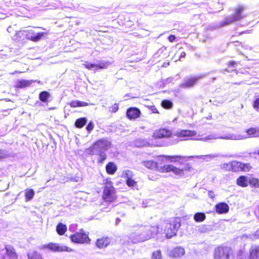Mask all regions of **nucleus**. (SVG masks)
Masks as SVG:
<instances>
[{"mask_svg":"<svg viewBox=\"0 0 259 259\" xmlns=\"http://www.w3.org/2000/svg\"><path fill=\"white\" fill-rule=\"evenodd\" d=\"M213 157L214 156L209 155L191 156L160 155L158 156L159 160L165 162H185L190 160L195 161V158L207 161L210 160L211 158Z\"/></svg>","mask_w":259,"mask_h":259,"instance_id":"obj_1","label":"nucleus"},{"mask_svg":"<svg viewBox=\"0 0 259 259\" xmlns=\"http://www.w3.org/2000/svg\"><path fill=\"white\" fill-rule=\"evenodd\" d=\"M172 135V132L168 128L161 127L157 129L153 132L151 138L150 139V144L157 147L162 146L161 143L155 141L158 139L169 138Z\"/></svg>","mask_w":259,"mask_h":259,"instance_id":"obj_2","label":"nucleus"},{"mask_svg":"<svg viewBox=\"0 0 259 259\" xmlns=\"http://www.w3.org/2000/svg\"><path fill=\"white\" fill-rule=\"evenodd\" d=\"M145 166L150 169H154L159 172L172 171L177 175H181L183 170L172 165H165L164 163H143Z\"/></svg>","mask_w":259,"mask_h":259,"instance_id":"obj_3","label":"nucleus"},{"mask_svg":"<svg viewBox=\"0 0 259 259\" xmlns=\"http://www.w3.org/2000/svg\"><path fill=\"white\" fill-rule=\"evenodd\" d=\"M181 226V221L180 218L172 219L169 223H166L164 226V233L168 238L175 236Z\"/></svg>","mask_w":259,"mask_h":259,"instance_id":"obj_4","label":"nucleus"},{"mask_svg":"<svg viewBox=\"0 0 259 259\" xmlns=\"http://www.w3.org/2000/svg\"><path fill=\"white\" fill-rule=\"evenodd\" d=\"M247 15L246 12V7L244 5H238L233 9V13L230 15L229 20H228V24L239 20Z\"/></svg>","mask_w":259,"mask_h":259,"instance_id":"obj_5","label":"nucleus"},{"mask_svg":"<svg viewBox=\"0 0 259 259\" xmlns=\"http://www.w3.org/2000/svg\"><path fill=\"white\" fill-rule=\"evenodd\" d=\"M140 231H142L141 237L144 238L143 241H145L154 237L159 232L157 226H146L141 227L139 228Z\"/></svg>","mask_w":259,"mask_h":259,"instance_id":"obj_6","label":"nucleus"},{"mask_svg":"<svg viewBox=\"0 0 259 259\" xmlns=\"http://www.w3.org/2000/svg\"><path fill=\"white\" fill-rule=\"evenodd\" d=\"M142 231H140L139 229L136 231L132 233L129 236L123 237L121 241L122 243L129 244L130 243H138L143 242V238L141 237Z\"/></svg>","mask_w":259,"mask_h":259,"instance_id":"obj_7","label":"nucleus"},{"mask_svg":"<svg viewBox=\"0 0 259 259\" xmlns=\"http://www.w3.org/2000/svg\"><path fill=\"white\" fill-rule=\"evenodd\" d=\"M105 185L103 191L104 199L107 202H111L116 198L114 188L113 187L112 183L111 181H107Z\"/></svg>","mask_w":259,"mask_h":259,"instance_id":"obj_8","label":"nucleus"},{"mask_svg":"<svg viewBox=\"0 0 259 259\" xmlns=\"http://www.w3.org/2000/svg\"><path fill=\"white\" fill-rule=\"evenodd\" d=\"M41 249H48L54 252L68 251L70 252L72 249L67 246L61 245L58 243H50L48 244L43 245Z\"/></svg>","mask_w":259,"mask_h":259,"instance_id":"obj_9","label":"nucleus"},{"mask_svg":"<svg viewBox=\"0 0 259 259\" xmlns=\"http://www.w3.org/2000/svg\"><path fill=\"white\" fill-rule=\"evenodd\" d=\"M71 241L74 243H87L90 240L88 235L83 232H76L70 237Z\"/></svg>","mask_w":259,"mask_h":259,"instance_id":"obj_10","label":"nucleus"},{"mask_svg":"<svg viewBox=\"0 0 259 259\" xmlns=\"http://www.w3.org/2000/svg\"><path fill=\"white\" fill-rule=\"evenodd\" d=\"M214 259H227V245L222 244L215 248Z\"/></svg>","mask_w":259,"mask_h":259,"instance_id":"obj_11","label":"nucleus"},{"mask_svg":"<svg viewBox=\"0 0 259 259\" xmlns=\"http://www.w3.org/2000/svg\"><path fill=\"white\" fill-rule=\"evenodd\" d=\"M141 111L137 107H131L127 109L126 112V117L132 120H135L140 117Z\"/></svg>","mask_w":259,"mask_h":259,"instance_id":"obj_12","label":"nucleus"},{"mask_svg":"<svg viewBox=\"0 0 259 259\" xmlns=\"http://www.w3.org/2000/svg\"><path fill=\"white\" fill-rule=\"evenodd\" d=\"M200 78V76H195L186 78L181 83V87L185 89L192 88L197 83Z\"/></svg>","mask_w":259,"mask_h":259,"instance_id":"obj_13","label":"nucleus"},{"mask_svg":"<svg viewBox=\"0 0 259 259\" xmlns=\"http://www.w3.org/2000/svg\"><path fill=\"white\" fill-rule=\"evenodd\" d=\"M231 169L233 171H249L251 166L250 165V163H234L235 164H233V163H231Z\"/></svg>","mask_w":259,"mask_h":259,"instance_id":"obj_14","label":"nucleus"},{"mask_svg":"<svg viewBox=\"0 0 259 259\" xmlns=\"http://www.w3.org/2000/svg\"><path fill=\"white\" fill-rule=\"evenodd\" d=\"M196 135V132L189 130H181L177 132L176 136L179 138H183L187 140L188 138L194 136Z\"/></svg>","mask_w":259,"mask_h":259,"instance_id":"obj_15","label":"nucleus"},{"mask_svg":"<svg viewBox=\"0 0 259 259\" xmlns=\"http://www.w3.org/2000/svg\"><path fill=\"white\" fill-rule=\"evenodd\" d=\"M185 252V251L184 248L181 246H177L169 250L168 252V255L171 257L178 258L184 255Z\"/></svg>","mask_w":259,"mask_h":259,"instance_id":"obj_16","label":"nucleus"},{"mask_svg":"<svg viewBox=\"0 0 259 259\" xmlns=\"http://www.w3.org/2000/svg\"><path fill=\"white\" fill-rule=\"evenodd\" d=\"M93 145L94 147L107 149L110 147L111 142L107 139L102 138L97 140Z\"/></svg>","mask_w":259,"mask_h":259,"instance_id":"obj_17","label":"nucleus"},{"mask_svg":"<svg viewBox=\"0 0 259 259\" xmlns=\"http://www.w3.org/2000/svg\"><path fill=\"white\" fill-rule=\"evenodd\" d=\"M26 31L24 30H20L16 31L15 34L12 37V39L16 42L25 40L27 39V35L26 34Z\"/></svg>","mask_w":259,"mask_h":259,"instance_id":"obj_18","label":"nucleus"},{"mask_svg":"<svg viewBox=\"0 0 259 259\" xmlns=\"http://www.w3.org/2000/svg\"><path fill=\"white\" fill-rule=\"evenodd\" d=\"M111 239L109 237H103L98 239L96 242L97 247L100 249L106 247L110 243Z\"/></svg>","mask_w":259,"mask_h":259,"instance_id":"obj_19","label":"nucleus"},{"mask_svg":"<svg viewBox=\"0 0 259 259\" xmlns=\"http://www.w3.org/2000/svg\"><path fill=\"white\" fill-rule=\"evenodd\" d=\"M249 259H259V246L252 245L249 249Z\"/></svg>","mask_w":259,"mask_h":259,"instance_id":"obj_20","label":"nucleus"},{"mask_svg":"<svg viewBox=\"0 0 259 259\" xmlns=\"http://www.w3.org/2000/svg\"><path fill=\"white\" fill-rule=\"evenodd\" d=\"M33 80H17L14 87L15 89H22L29 87L32 82Z\"/></svg>","mask_w":259,"mask_h":259,"instance_id":"obj_21","label":"nucleus"},{"mask_svg":"<svg viewBox=\"0 0 259 259\" xmlns=\"http://www.w3.org/2000/svg\"><path fill=\"white\" fill-rule=\"evenodd\" d=\"M249 178L245 176H240L236 180V184L242 187H246L248 185Z\"/></svg>","mask_w":259,"mask_h":259,"instance_id":"obj_22","label":"nucleus"},{"mask_svg":"<svg viewBox=\"0 0 259 259\" xmlns=\"http://www.w3.org/2000/svg\"><path fill=\"white\" fill-rule=\"evenodd\" d=\"M31 34L32 35L27 36V39L30 40L33 42H36L40 40L41 38L46 34V33L39 32L37 33L36 34H34V32H32Z\"/></svg>","mask_w":259,"mask_h":259,"instance_id":"obj_23","label":"nucleus"},{"mask_svg":"<svg viewBox=\"0 0 259 259\" xmlns=\"http://www.w3.org/2000/svg\"><path fill=\"white\" fill-rule=\"evenodd\" d=\"M6 253L10 259H17V254L14 248L11 246H6Z\"/></svg>","mask_w":259,"mask_h":259,"instance_id":"obj_24","label":"nucleus"},{"mask_svg":"<svg viewBox=\"0 0 259 259\" xmlns=\"http://www.w3.org/2000/svg\"><path fill=\"white\" fill-rule=\"evenodd\" d=\"M216 211L220 214L227 212V204L224 202L220 203L215 205Z\"/></svg>","mask_w":259,"mask_h":259,"instance_id":"obj_25","label":"nucleus"},{"mask_svg":"<svg viewBox=\"0 0 259 259\" xmlns=\"http://www.w3.org/2000/svg\"><path fill=\"white\" fill-rule=\"evenodd\" d=\"M68 105L71 107H83L87 106L88 105V103L83 101H79L78 100H74L68 103Z\"/></svg>","mask_w":259,"mask_h":259,"instance_id":"obj_26","label":"nucleus"},{"mask_svg":"<svg viewBox=\"0 0 259 259\" xmlns=\"http://www.w3.org/2000/svg\"><path fill=\"white\" fill-rule=\"evenodd\" d=\"M87 122V119L85 117H81L77 118L74 123L75 127L78 128L83 127Z\"/></svg>","mask_w":259,"mask_h":259,"instance_id":"obj_27","label":"nucleus"},{"mask_svg":"<svg viewBox=\"0 0 259 259\" xmlns=\"http://www.w3.org/2000/svg\"><path fill=\"white\" fill-rule=\"evenodd\" d=\"M106 170L108 174L113 175L117 170V166L114 163H108L106 166Z\"/></svg>","mask_w":259,"mask_h":259,"instance_id":"obj_28","label":"nucleus"},{"mask_svg":"<svg viewBox=\"0 0 259 259\" xmlns=\"http://www.w3.org/2000/svg\"><path fill=\"white\" fill-rule=\"evenodd\" d=\"M50 96V93L47 91H42L39 94V99L44 103L48 102V99Z\"/></svg>","mask_w":259,"mask_h":259,"instance_id":"obj_29","label":"nucleus"},{"mask_svg":"<svg viewBox=\"0 0 259 259\" xmlns=\"http://www.w3.org/2000/svg\"><path fill=\"white\" fill-rule=\"evenodd\" d=\"M56 231L60 235H62L67 231V227L62 223H59L57 226Z\"/></svg>","mask_w":259,"mask_h":259,"instance_id":"obj_30","label":"nucleus"},{"mask_svg":"<svg viewBox=\"0 0 259 259\" xmlns=\"http://www.w3.org/2000/svg\"><path fill=\"white\" fill-rule=\"evenodd\" d=\"M246 133L249 137H256V134L259 133V127H250L246 130Z\"/></svg>","mask_w":259,"mask_h":259,"instance_id":"obj_31","label":"nucleus"},{"mask_svg":"<svg viewBox=\"0 0 259 259\" xmlns=\"http://www.w3.org/2000/svg\"><path fill=\"white\" fill-rule=\"evenodd\" d=\"M206 219V215L203 212H196L194 215V220L196 222H202Z\"/></svg>","mask_w":259,"mask_h":259,"instance_id":"obj_32","label":"nucleus"},{"mask_svg":"<svg viewBox=\"0 0 259 259\" xmlns=\"http://www.w3.org/2000/svg\"><path fill=\"white\" fill-rule=\"evenodd\" d=\"M28 259H43L41 255L36 251H29L27 253Z\"/></svg>","mask_w":259,"mask_h":259,"instance_id":"obj_33","label":"nucleus"},{"mask_svg":"<svg viewBox=\"0 0 259 259\" xmlns=\"http://www.w3.org/2000/svg\"><path fill=\"white\" fill-rule=\"evenodd\" d=\"M161 106L165 109H169L172 107L173 104L170 100H163L161 102Z\"/></svg>","mask_w":259,"mask_h":259,"instance_id":"obj_34","label":"nucleus"},{"mask_svg":"<svg viewBox=\"0 0 259 259\" xmlns=\"http://www.w3.org/2000/svg\"><path fill=\"white\" fill-rule=\"evenodd\" d=\"M248 184L252 187L259 188V180L254 178H249Z\"/></svg>","mask_w":259,"mask_h":259,"instance_id":"obj_35","label":"nucleus"},{"mask_svg":"<svg viewBox=\"0 0 259 259\" xmlns=\"http://www.w3.org/2000/svg\"><path fill=\"white\" fill-rule=\"evenodd\" d=\"M34 195V192L32 189H29L25 192V199L26 201H30L31 200Z\"/></svg>","mask_w":259,"mask_h":259,"instance_id":"obj_36","label":"nucleus"},{"mask_svg":"<svg viewBox=\"0 0 259 259\" xmlns=\"http://www.w3.org/2000/svg\"><path fill=\"white\" fill-rule=\"evenodd\" d=\"M151 259H162L161 251L160 250L154 251L152 253Z\"/></svg>","mask_w":259,"mask_h":259,"instance_id":"obj_37","label":"nucleus"},{"mask_svg":"<svg viewBox=\"0 0 259 259\" xmlns=\"http://www.w3.org/2000/svg\"><path fill=\"white\" fill-rule=\"evenodd\" d=\"M133 174L130 170H124L122 172V177L126 178V179L132 178Z\"/></svg>","mask_w":259,"mask_h":259,"instance_id":"obj_38","label":"nucleus"},{"mask_svg":"<svg viewBox=\"0 0 259 259\" xmlns=\"http://www.w3.org/2000/svg\"><path fill=\"white\" fill-rule=\"evenodd\" d=\"M126 183L129 187H135L137 185V182L132 178L126 179Z\"/></svg>","mask_w":259,"mask_h":259,"instance_id":"obj_39","label":"nucleus"},{"mask_svg":"<svg viewBox=\"0 0 259 259\" xmlns=\"http://www.w3.org/2000/svg\"><path fill=\"white\" fill-rule=\"evenodd\" d=\"M99 157H98V160L99 162H102L103 161L105 160L106 158V154L103 152H100L98 154Z\"/></svg>","mask_w":259,"mask_h":259,"instance_id":"obj_40","label":"nucleus"},{"mask_svg":"<svg viewBox=\"0 0 259 259\" xmlns=\"http://www.w3.org/2000/svg\"><path fill=\"white\" fill-rule=\"evenodd\" d=\"M252 106L256 110H259V97L256 98L253 102Z\"/></svg>","mask_w":259,"mask_h":259,"instance_id":"obj_41","label":"nucleus"},{"mask_svg":"<svg viewBox=\"0 0 259 259\" xmlns=\"http://www.w3.org/2000/svg\"><path fill=\"white\" fill-rule=\"evenodd\" d=\"M119 109V106L118 104L117 103L114 104L111 107H110V111L111 112L113 113L116 112Z\"/></svg>","mask_w":259,"mask_h":259,"instance_id":"obj_42","label":"nucleus"},{"mask_svg":"<svg viewBox=\"0 0 259 259\" xmlns=\"http://www.w3.org/2000/svg\"><path fill=\"white\" fill-rule=\"evenodd\" d=\"M107 63L102 62L99 64H96V67L97 69H104L107 67Z\"/></svg>","mask_w":259,"mask_h":259,"instance_id":"obj_43","label":"nucleus"},{"mask_svg":"<svg viewBox=\"0 0 259 259\" xmlns=\"http://www.w3.org/2000/svg\"><path fill=\"white\" fill-rule=\"evenodd\" d=\"M94 125L92 121H91L87 124V125L86 126V130L88 132H90L94 129Z\"/></svg>","mask_w":259,"mask_h":259,"instance_id":"obj_44","label":"nucleus"},{"mask_svg":"<svg viewBox=\"0 0 259 259\" xmlns=\"http://www.w3.org/2000/svg\"><path fill=\"white\" fill-rule=\"evenodd\" d=\"M244 251L242 249H240L238 251L236 254V259H243L242 256Z\"/></svg>","mask_w":259,"mask_h":259,"instance_id":"obj_45","label":"nucleus"},{"mask_svg":"<svg viewBox=\"0 0 259 259\" xmlns=\"http://www.w3.org/2000/svg\"><path fill=\"white\" fill-rule=\"evenodd\" d=\"M228 139L232 140H238L241 139L239 136L236 135H228Z\"/></svg>","mask_w":259,"mask_h":259,"instance_id":"obj_46","label":"nucleus"},{"mask_svg":"<svg viewBox=\"0 0 259 259\" xmlns=\"http://www.w3.org/2000/svg\"><path fill=\"white\" fill-rule=\"evenodd\" d=\"M85 67L88 69H91L92 68L96 67V64L92 63H87L84 64Z\"/></svg>","mask_w":259,"mask_h":259,"instance_id":"obj_47","label":"nucleus"},{"mask_svg":"<svg viewBox=\"0 0 259 259\" xmlns=\"http://www.w3.org/2000/svg\"><path fill=\"white\" fill-rule=\"evenodd\" d=\"M176 37L173 34L169 35L167 38L168 40L170 42H174L176 40Z\"/></svg>","mask_w":259,"mask_h":259,"instance_id":"obj_48","label":"nucleus"},{"mask_svg":"<svg viewBox=\"0 0 259 259\" xmlns=\"http://www.w3.org/2000/svg\"><path fill=\"white\" fill-rule=\"evenodd\" d=\"M71 180L74 182H80L81 180V177L80 176H78L74 178H72Z\"/></svg>","mask_w":259,"mask_h":259,"instance_id":"obj_49","label":"nucleus"},{"mask_svg":"<svg viewBox=\"0 0 259 259\" xmlns=\"http://www.w3.org/2000/svg\"><path fill=\"white\" fill-rule=\"evenodd\" d=\"M252 235L254 236L255 239H259V229H257Z\"/></svg>","mask_w":259,"mask_h":259,"instance_id":"obj_50","label":"nucleus"},{"mask_svg":"<svg viewBox=\"0 0 259 259\" xmlns=\"http://www.w3.org/2000/svg\"><path fill=\"white\" fill-rule=\"evenodd\" d=\"M152 112L154 113H159L158 109L154 106H152L151 107Z\"/></svg>","mask_w":259,"mask_h":259,"instance_id":"obj_51","label":"nucleus"},{"mask_svg":"<svg viewBox=\"0 0 259 259\" xmlns=\"http://www.w3.org/2000/svg\"><path fill=\"white\" fill-rule=\"evenodd\" d=\"M208 195L211 198H213L214 196V195L213 193L211 192V191H209L208 192Z\"/></svg>","mask_w":259,"mask_h":259,"instance_id":"obj_52","label":"nucleus"},{"mask_svg":"<svg viewBox=\"0 0 259 259\" xmlns=\"http://www.w3.org/2000/svg\"><path fill=\"white\" fill-rule=\"evenodd\" d=\"M236 63L234 62V61H230L229 63H228V65L229 66H234L235 64H236Z\"/></svg>","mask_w":259,"mask_h":259,"instance_id":"obj_53","label":"nucleus"},{"mask_svg":"<svg viewBox=\"0 0 259 259\" xmlns=\"http://www.w3.org/2000/svg\"><path fill=\"white\" fill-rule=\"evenodd\" d=\"M186 55V53L184 52H182L181 53L180 58L184 57Z\"/></svg>","mask_w":259,"mask_h":259,"instance_id":"obj_54","label":"nucleus"},{"mask_svg":"<svg viewBox=\"0 0 259 259\" xmlns=\"http://www.w3.org/2000/svg\"><path fill=\"white\" fill-rule=\"evenodd\" d=\"M3 157V154L2 152V151L0 150V158H2Z\"/></svg>","mask_w":259,"mask_h":259,"instance_id":"obj_55","label":"nucleus"},{"mask_svg":"<svg viewBox=\"0 0 259 259\" xmlns=\"http://www.w3.org/2000/svg\"><path fill=\"white\" fill-rule=\"evenodd\" d=\"M257 154L259 155V149L256 152Z\"/></svg>","mask_w":259,"mask_h":259,"instance_id":"obj_56","label":"nucleus"},{"mask_svg":"<svg viewBox=\"0 0 259 259\" xmlns=\"http://www.w3.org/2000/svg\"><path fill=\"white\" fill-rule=\"evenodd\" d=\"M227 208H228V211H229V206H228H228H227Z\"/></svg>","mask_w":259,"mask_h":259,"instance_id":"obj_57","label":"nucleus"},{"mask_svg":"<svg viewBox=\"0 0 259 259\" xmlns=\"http://www.w3.org/2000/svg\"><path fill=\"white\" fill-rule=\"evenodd\" d=\"M205 226H203L202 228V229H203V228H204Z\"/></svg>","mask_w":259,"mask_h":259,"instance_id":"obj_58","label":"nucleus"},{"mask_svg":"<svg viewBox=\"0 0 259 259\" xmlns=\"http://www.w3.org/2000/svg\"><path fill=\"white\" fill-rule=\"evenodd\" d=\"M229 254H228V256H227V257L228 258H229Z\"/></svg>","mask_w":259,"mask_h":259,"instance_id":"obj_59","label":"nucleus"}]
</instances>
